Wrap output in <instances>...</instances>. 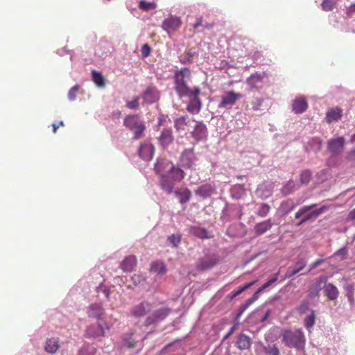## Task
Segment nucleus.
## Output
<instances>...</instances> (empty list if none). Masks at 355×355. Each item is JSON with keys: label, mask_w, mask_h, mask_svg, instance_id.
<instances>
[{"label": "nucleus", "mask_w": 355, "mask_h": 355, "mask_svg": "<svg viewBox=\"0 0 355 355\" xmlns=\"http://www.w3.org/2000/svg\"><path fill=\"white\" fill-rule=\"evenodd\" d=\"M190 77L191 71L186 67L177 71L175 73V88L180 98L183 96L191 98L192 94H200V88L189 87L187 85V80H189Z\"/></svg>", "instance_id": "nucleus-1"}, {"label": "nucleus", "mask_w": 355, "mask_h": 355, "mask_svg": "<svg viewBox=\"0 0 355 355\" xmlns=\"http://www.w3.org/2000/svg\"><path fill=\"white\" fill-rule=\"evenodd\" d=\"M172 165L173 163L170 160L165 158H160L157 160L154 166L155 173L159 175V182L162 189L168 194L173 192L175 185L166 175Z\"/></svg>", "instance_id": "nucleus-2"}, {"label": "nucleus", "mask_w": 355, "mask_h": 355, "mask_svg": "<svg viewBox=\"0 0 355 355\" xmlns=\"http://www.w3.org/2000/svg\"><path fill=\"white\" fill-rule=\"evenodd\" d=\"M282 342L286 347L295 349H303L305 345V336L301 329L294 331L291 329H284L280 334Z\"/></svg>", "instance_id": "nucleus-3"}, {"label": "nucleus", "mask_w": 355, "mask_h": 355, "mask_svg": "<svg viewBox=\"0 0 355 355\" xmlns=\"http://www.w3.org/2000/svg\"><path fill=\"white\" fill-rule=\"evenodd\" d=\"M324 289V295L329 300H335L339 295L338 289L332 284H326L324 278L317 279L313 286V290L310 292V296L314 297L318 295L319 292Z\"/></svg>", "instance_id": "nucleus-4"}, {"label": "nucleus", "mask_w": 355, "mask_h": 355, "mask_svg": "<svg viewBox=\"0 0 355 355\" xmlns=\"http://www.w3.org/2000/svg\"><path fill=\"white\" fill-rule=\"evenodd\" d=\"M123 125L128 129L134 131L135 139H139L144 137L146 125L138 115L131 114L127 116L124 119Z\"/></svg>", "instance_id": "nucleus-5"}, {"label": "nucleus", "mask_w": 355, "mask_h": 355, "mask_svg": "<svg viewBox=\"0 0 355 355\" xmlns=\"http://www.w3.org/2000/svg\"><path fill=\"white\" fill-rule=\"evenodd\" d=\"M278 279V274H276L275 277L270 279L267 282L263 284L257 291L252 295V296L249 298L244 304H243L240 307V311H245L251 304H252L254 302H256L259 299V295L263 290L269 287L273 283H275Z\"/></svg>", "instance_id": "nucleus-6"}, {"label": "nucleus", "mask_w": 355, "mask_h": 355, "mask_svg": "<svg viewBox=\"0 0 355 355\" xmlns=\"http://www.w3.org/2000/svg\"><path fill=\"white\" fill-rule=\"evenodd\" d=\"M278 279V274H276L275 277L270 279L267 282L263 284L257 291L252 295V296L249 298L244 304H243L240 307V311H245L251 304H252L254 302H256L259 299V295L263 290L269 287L273 283H275Z\"/></svg>", "instance_id": "nucleus-7"}, {"label": "nucleus", "mask_w": 355, "mask_h": 355, "mask_svg": "<svg viewBox=\"0 0 355 355\" xmlns=\"http://www.w3.org/2000/svg\"><path fill=\"white\" fill-rule=\"evenodd\" d=\"M218 262L216 254H208L200 259L196 265L198 270H207L212 268Z\"/></svg>", "instance_id": "nucleus-8"}, {"label": "nucleus", "mask_w": 355, "mask_h": 355, "mask_svg": "<svg viewBox=\"0 0 355 355\" xmlns=\"http://www.w3.org/2000/svg\"><path fill=\"white\" fill-rule=\"evenodd\" d=\"M138 153L142 159L145 161H150L154 156L155 147L149 141H144L141 144Z\"/></svg>", "instance_id": "nucleus-9"}, {"label": "nucleus", "mask_w": 355, "mask_h": 355, "mask_svg": "<svg viewBox=\"0 0 355 355\" xmlns=\"http://www.w3.org/2000/svg\"><path fill=\"white\" fill-rule=\"evenodd\" d=\"M181 25L182 21L180 17L176 16H170L163 21L162 27L168 33H170L171 31L178 30Z\"/></svg>", "instance_id": "nucleus-10"}, {"label": "nucleus", "mask_w": 355, "mask_h": 355, "mask_svg": "<svg viewBox=\"0 0 355 355\" xmlns=\"http://www.w3.org/2000/svg\"><path fill=\"white\" fill-rule=\"evenodd\" d=\"M105 329H108L107 324L103 322L101 319H98L97 324H92L87 329V334L89 337L97 338L104 336Z\"/></svg>", "instance_id": "nucleus-11"}, {"label": "nucleus", "mask_w": 355, "mask_h": 355, "mask_svg": "<svg viewBox=\"0 0 355 355\" xmlns=\"http://www.w3.org/2000/svg\"><path fill=\"white\" fill-rule=\"evenodd\" d=\"M196 157L193 148L185 149L181 154L180 162L184 167L193 168Z\"/></svg>", "instance_id": "nucleus-12"}, {"label": "nucleus", "mask_w": 355, "mask_h": 355, "mask_svg": "<svg viewBox=\"0 0 355 355\" xmlns=\"http://www.w3.org/2000/svg\"><path fill=\"white\" fill-rule=\"evenodd\" d=\"M345 139L340 137L336 139H332L328 142V150L334 155L340 154L344 148Z\"/></svg>", "instance_id": "nucleus-13"}, {"label": "nucleus", "mask_w": 355, "mask_h": 355, "mask_svg": "<svg viewBox=\"0 0 355 355\" xmlns=\"http://www.w3.org/2000/svg\"><path fill=\"white\" fill-rule=\"evenodd\" d=\"M240 97L241 95L239 94L235 93L233 91L227 92L222 95L219 107H225L227 105H232Z\"/></svg>", "instance_id": "nucleus-14"}, {"label": "nucleus", "mask_w": 355, "mask_h": 355, "mask_svg": "<svg viewBox=\"0 0 355 355\" xmlns=\"http://www.w3.org/2000/svg\"><path fill=\"white\" fill-rule=\"evenodd\" d=\"M191 135L196 141L206 139L207 137V128L206 125L202 122H198L191 132Z\"/></svg>", "instance_id": "nucleus-15"}, {"label": "nucleus", "mask_w": 355, "mask_h": 355, "mask_svg": "<svg viewBox=\"0 0 355 355\" xmlns=\"http://www.w3.org/2000/svg\"><path fill=\"white\" fill-rule=\"evenodd\" d=\"M252 345V339L250 336L245 334H240L236 337L235 345L240 350H247L250 349Z\"/></svg>", "instance_id": "nucleus-16"}, {"label": "nucleus", "mask_w": 355, "mask_h": 355, "mask_svg": "<svg viewBox=\"0 0 355 355\" xmlns=\"http://www.w3.org/2000/svg\"><path fill=\"white\" fill-rule=\"evenodd\" d=\"M168 178L174 184L175 182H181L185 176L184 171L180 168L178 166H175L173 164L168 173Z\"/></svg>", "instance_id": "nucleus-17"}, {"label": "nucleus", "mask_w": 355, "mask_h": 355, "mask_svg": "<svg viewBox=\"0 0 355 355\" xmlns=\"http://www.w3.org/2000/svg\"><path fill=\"white\" fill-rule=\"evenodd\" d=\"M307 108L308 103L304 96L296 98L293 101L292 109L295 114H302L304 112Z\"/></svg>", "instance_id": "nucleus-18"}, {"label": "nucleus", "mask_w": 355, "mask_h": 355, "mask_svg": "<svg viewBox=\"0 0 355 355\" xmlns=\"http://www.w3.org/2000/svg\"><path fill=\"white\" fill-rule=\"evenodd\" d=\"M198 95L192 94L191 99L187 105V110L191 114H198L200 111L202 103Z\"/></svg>", "instance_id": "nucleus-19"}, {"label": "nucleus", "mask_w": 355, "mask_h": 355, "mask_svg": "<svg viewBox=\"0 0 355 355\" xmlns=\"http://www.w3.org/2000/svg\"><path fill=\"white\" fill-rule=\"evenodd\" d=\"M142 97L145 103L151 104L159 99V95L155 88L148 87L143 93Z\"/></svg>", "instance_id": "nucleus-20"}, {"label": "nucleus", "mask_w": 355, "mask_h": 355, "mask_svg": "<svg viewBox=\"0 0 355 355\" xmlns=\"http://www.w3.org/2000/svg\"><path fill=\"white\" fill-rule=\"evenodd\" d=\"M137 257L129 255L122 261L120 267L124 272H131L137 266Z\"/></svg>", "instance_id": "nucleus-21"}, {"label": "nucleus", "mask_w": 355, "mask_h": 355, "mask_svg": "<svg viewBox=\"0 0 355 355\" xmlns=\"http://www.w3.org/2000/svg\"><path fill=\"white\" fill-rule=\"evenodd\" d=\"M343 116V110L339 107H334L329 109L327 113L325 119L327 123H331L334 121H338Z\"/></svg>", "instance_id": "nucleus-22"}, {"label": "nucleus", "mask_w": 355, "mask_h": 355, "mask_svg": "<svg viewBox=\"0 0 355 355\" xmlns=\"http://www.w3.org/2000/svg\"><path fill=\"white\" fill-rule=\"evenodd\" d=\"M159 141L163 147H167L173 141L172 130L171 128L164 129L159 137Z\"/></svg>", "instance_id": "nucleus-23"}, {"label": "nucleus", "mask_w": 355, "mask_h": 355, "mask_svg": "<svg viewBox=\"0 0 355 355\" xmlns=\"http://www.w3.org/2000/svg\"><path fill=\"white\" fill-rule=\"evenodd\" d=\"M327 209V207L322 206L320 208L313 210L309 214H306L301 220L297 224V226H300L306 222L311 220L312 218H315L323 212H324Z\"/></svg>", "instance_id": "nucleus-24"}, {"label": "nucleus", "mask_w": 355, "mask_h": 355, "mask_svg": "<svg viewBox=\"0 0 355 355\" xmlns=\"http://www.w3.org/2000/svg\"><path fill=\"white\" fill-rule=\"evenodd\" d=\"M272 225L273 223H272L271 219L269 218L266 220L257 223L254 226V230L257 235H261L270 230Z\"/></svg>", "instance_id": "nucleus-25"}, {"label": "nucleus", "mask_w": 355, "mask_h": 355, "mask_svg": "<svg viewBox=\"0 0 355 355\" xmlns=\"http://www.w3.org/2000/svg\"><path fill=\"white\" fill-rule=\"evenodd\" d=\"M59 340L58 338H51L46 340L44 349L47 353L55 354L58 352L59 347Z\"/></svg>", "instance_id": "nucleus-26"}, {"label": "nucleus", "mask_w": 355, "mask_h": 355, "mask_svg": "<svg viewBox=\"0 0 355 355\" xmlns=\"http://www.w3.org/2000/svg\"><path fill=\"white\" fill-rule=\"evenodd\" d=\"M175 195L178 198L181 204L188 202L191 197V192L187 188H182L175 191Z\"/></svg>", "instance_id": "nucleus-27"}, {"label": "nucleus", "mask_w": 355, "mask_h": 355, "mask_svg": "<svg viewBox=\"0 0 355 355\" xmlns=\"http://www.w3.org/2000/svg\"><path fill=\"white\" fill-rule=\"evenodd\" d=\"M150 272L164 275L166 272V267L164 262L160 261H153L150 265Z\"/></svg>", "instance_id": "nucleus-28"}, {"label": "nucleus", "mask_w": 355, "mask_h": 355, "mask_svg": "<svg viewBox=\"0 0 355 355\" xmlns=\"http://www.w3.org/2000/svg\"><path fill=\"white\" fill-rule=\"evenodd\" d=\"M214 191V188L209 184L200 186L196 191V194L202 197L210 196Z\"/></svg>", "instance_id": "nucleus-29"}, {"label": "nucleus", "mask_w": 355, "mask_h": 355, "mask_svg": "<svg viewBox=\"0 0 355 355\" xmlns=\"http://www.w3.org/2000/svg\"><path fill=\"white\" fill-rule=\"evenodd\" d=\"M189 234L200 239L209 238L207 230L200 227H191Z\"/></svg>", "instance_id": "nucleus-30"}, {"label": "nucleus", "mask_w": 355, "mask_h": 355, "mask_svg": "<svg viewBox=\"0 0 355 355\" xmlns=\"http://www.w3.org/2000/svg\"><path fill=\"white\" fill-rule=\"evenodd\" d=\"M258 282L257 279L256 280H254L248 284H246L245 285H244L242 287H240L237 290H234L229 295H228V297L230 298V300H233L234 298H235L236 296L239 295L240 294H241L243 292H244L245 291H246L247 289L250 288V287H252L253 285H254L257 282Z\"/></svg>", "instance_id": "nucleus-31"}, {"label": "nucleus", "mask_w": 355, "mask_h": 355, "mask_svg": "<svg viewBox=\"0 0 355 355\" xmlns=\"http://www.w3.org/2000/svg\"><path fill=\"white\" fill-rule=\"evenodd\" d=\"M297 265H300V268H295L293 269L289 268L286 273L285 274L284 279L291 278L297 273H298L300 271H301L306 266V262L303 260H301L297 262Z\"/></svg>", "instance_id": "nucleus-32"}, {"label": "nucleus", "mask_w": 355, "mask_h": 355, "mask_svg": "<svg viewBox=\"0 0 355 355\" xmlns=\"http://www.w3.org/2000/svg\"><path fill=\"white\" fill-rule=\"evenodd\" d=\"M297 265H300V268H295L293 269L289 268L286 273L285 274L284 279L291 278L297 273H298L300 271H301L306 266V262L303 260H301L297 262Z\"/></svg>", "instance_id": "nucleus-33"}, {"label": "nucleus", "mask_w": 355, "mask_h": 355, "mask_svg": "<svg viewBox=\"0 0 355 355\" xmlns=\"http://www.w3.org/2000/svg\"><path fill=\"white\" fill-rule=\"evenodd\" d=\"M92 80L99 87H104L105 85V79L100 72L92 71Z\"/></svg>", "instance_id": "nucleus-34"}, {"label": "nucleus", "mask_w": 355, "mask_h": 355, "mask_svg": "<svg viewBox=\"0 0 355 355\" xmlns=\"http://www.w3.org/2000/svg\"><path fill=\"white\" fill-rule=\"evenodd\" d=\"M263 76L258 73H254L248 79V84L252 87H256L258 83H261Z\"/></svg>", "instance_id": "nucleus-35"}, {"label": "nucleus", "mask_w": 355, "mask_h": 355, "mask_svg": "<svg viewBox=\"0 0 355 355\" xmlns=\"http://www.w3.org/2000/svg\"><path fill=\"white\" fill-rule=\"evenodd\" d=\"M157 5L154 2H148L144 0H141L139 3V8L144 11H149L155 9Z\"/></svg>", "instance_id": "nucleus-36"}, {"label": "nucleus", "mask_w": 355, "mask_h": 355, "mask_svg": "<svg viewBox=\"0 0 355 355\" xmlns=\"http://www.w3.org/2000/svg\"><path fill=\"white\" fill-rule=\"evenodd\" d=\"M96 349L93 345H85L80 349L78 355H95Z\"/></svg>", "instance_id": "nucleus-37"}, {"label": "nucleus", "mask_w": 355, "mask_h": 355, "mask_svg": "<svg viewBox=\"0 0 355 355\" xmlns=\"http://www.w3.org/2000/svg\"><path fill=\"white\" fill-rule=\"evenodd\" d=\"M297 187H295L293 181H288V183L282 188V191L284 196L289 195L295 191Z\"/></svg>", "instance_id": "nucleus-38"}, {"label": "nucleus", "mask_w": 355, "mask_h": 355, "mask_svg": "<svg viewBox=\"0 0 355 355\" xmlns=\"http://www.w3.org/2000/svg\"><path fill=\"white\" fill-rule=\"evenodd\" d=\"M316 206V204H312L311 205H306L302 207L296 213L295 215V218L296 219L300 218L301 216L304 215L305 214L308 213L310 210H311L313 207Z\"/></svg>", "instance_id": "nucleus-39"}, {"label": "nucleus", "mask_w": 355, "mask_h": 355, "mask_svg": "<svg viewBox=\"0 0 355 355\" xmlns=\"http://www.w3.org/2000/svg\"><path fill=\"white\" fill-rule=\"evenodd\" d=\"M336 1L334 0H323L321 3L322 9L324 11H331L336 6Z\"/></svg>", "instance_id": "nucleus-40"}, {"label": "nucleus", "mask_w": 355, "mask_h": 355, "mask_svg": "<svg viewBox=\"0 0 355 355\" xmlns=\"http://www.w3.org/2000/svg\"><path fill=\"white\" fill-rule=\"evenodd\" d=\"M311 150L318 152L321 148L322 142L318 138H313L309 143Z\"/></svg>", "instance_id": "nucleus-41"}, {"label": "nucleus", "mask_w": 355, "mask_h": 355, "mask_svg": "<svg viewBox=\"0 0 355 355\" xmlns=\"http://www.w3.org/2000/svg\"><path fill=\"white\" fill-rule=\"evenodd\" d=\"M270 210V207L268 205V204H266V203H262L258 211H257V214L260 216V217H266L268 214L269 213Z\"/></svg>", "instance_id": "nucleus-42"}, {"label": "nucleus", "mask_w": 355, "mask_h": 355, "mask_svg": "<svg viewBox=\"0 0 355 355\" xmlns=\"http://www.w3.org/2000/svg\"><path fill=\"white\" fill-rule=\"evenodd\" d=\"M295 204L290 200L284 201L281 204V208L284 209V214H289L295 207Z\"/></svg>", "instance_id": "nucleus-43"}, {"label": "nucleus", "mask_w": 355, "mask_h": 355, "mask_svg": "<svg viewBox=\"0 0 355 355\" xmlns=\"http://www.w3.org/2000/svg\"><path fill=\"white\" fill-rule=\"evenodd\" d=\"M315 320V316H314L313 313L306 317L304 319V326L307 330L310 331V329L314 325V321Z\"/></svg>", "instance_id": "nucleus-44"}, {"label": "nucleus", "mask_w": 355, "mask_h": 355, "mask_svg": "<svg viewBox=\"0 0 355 355\" xmlns=\"http://www.w3.org/2000/svg\"><path fill=\"white\" fill-rule=\"evenodd\" d=\"M266 355H279V350L276 345H268L264 348Z\"/></svg>", "instance_id": "nucleus-45"}, {"label": "nucleus", "mask_w": 355, "mask_h": 355, "mask_svg": "<svg viewBox=\"0 0 355 355\" xmlns=\"http://www.w3.org/2000/svg\"><path fill=\"white\" fill-rule=\"evenodd\" d=\"M311 173L309 170L304 171L300 175L302 184H307L311 180Z\"/></svg>", "instance_id": "nucleus-46"}, {"label": "nucleus", "mask_w": 355, "mask_h": 355, "mask_svg": "<svg viewBox=\"0 0 355 355\" xmlns=\"http://www.w3.org/2000/svg\"><path fill=\"white\" fill-rule=\"evenodd\" d=\"M167 240L173 247H177L180 242L181 236L179 234H173L168 236Z\"/></svg>", "instance_id": "nucleus-47"}, {"label": "nucleus", "mask_w": 355, "mask_h": 355, "mask_svg": "<svg viewBox=\"0 0 355 355\" xmlns=\"http://www.w3.org/2000/svg\"><path fill=\"white\" fill-rule=\"evenodd\" d=\"M188 119H189L188 116H183L176 119L175 121V125L176 128L178 130L180 129L181 126L183 124H187Z\"/></svg>", "instance_id": "nucleus-48"}, {"label": "nucleus", "mask_w": 355, "mask_h": 355, "mask_svg": "<svg viewBox=\"0 0 355 355\" xmlns=\"http://www.w3.org/2000/svg\"><path fill=\"white\" fill-rule=\"evenodd\" d=\"M80 89V86L76 85L72 87L68 93V98L70 101H74L76 98V94Z\"/></svg>", "instance_id": "nucleus-49"}, {"label": "nucleus", "mask_w": 355, "mask_h": 355, "mask_svg": "<svg viewBox=\"0 0 355 355\" xmlns=\"http://www.w3.org/2000/svg\"><path fill=\"white\" fill-rule=\"evenodd\" d=\"M139 97H135L132 101L126 103V107L130 110L137 109L139 106Z\"/></svg>", "instance_id": "nucleus-50"}, {"label": "nucleus", "mask_w": 355, "mask_h": 355, "mask_svg": "<svg viewBox=\"0 0 355 355\" xmlns=\"http://www.w3.org/2000/svg\"><path fill=\"white\" fill-rule=\"evenodd\" d=\"M346 17L347 18H352L355 15V3H352L346 8Z\"/></svg>", "instance_id": "nucleus-51"}, {"label": "nucleus", "mask_w": 355, "mask_h": 355, "mask_svg": "<svg viewBox=\"0 0 355 355\" xmlns=\"http://www.w3.org/2000/svg\"><path fill=\"white\" fill-rule=\"evenodd\" d=\"M141 52L143 58H147L150 54L151 47L148 44H145L142 46Z\"/></svg>", "instance_id": "nucleus-52"}, {"label": "nucleus", "mask_w": 355, "mask_h": 355, "mask_svg": "<svg viewBox=\"0 0 355 355\" xmlns=\"http://www.w3.org/2000/svg\"><path fill=\"white\" fill-rule=\"evenodd\" d=\"M263 103V99L256 98L252 103V110L254 111L259 110Z\"/></svg>", "instance_id": "nucleus-53"}, {"label": "nucleus", "mask_w": 355, "mask_h": 355, "mask_svg": "<svg viewBox=\"0 0 355 355\" xmlns=\"http://www.w3.org/2000/svg\"><path fill=\"white\" fill-rule=\"evenodd\" d=\"M152 306L149 303L147 302H143L139 305L137 311H146L150 310Z\"/></svg>", "instance_id": "nucleus-54"}, {"label": "nucleus", "mask_w": 355, "mask_h": 355, "mask_svg": "<svg viewBox=\"0 0 355 355\" xmlns=\"http://www.w3.org/2000/svg\"><path fill=\"white\" fill-rule=\"evenodd\" d=\"M202 26V17H198L196 19V22L192 24L193 28L196 29L198 27Z\"/></svg>", "instance_id": "nucleus-55"}, {"label": "nucleus", "mask_w": 355, "mask_h": 355, "mask_svg": "<svg viewBox=\"0 0 355 355\" xmlns=\"http://www.w3.org/2000/svg\"><path fill=\"white\" fill-rule=\"evenodd\" d=\"M337 255L338 256H340L342 257H344L346 256V254H347V250L346 248H340L339 249L336 253Z\"/></svg>", "instance_id": "nucleus-56"}, {"label": "nucleus", "mask_w": 355, "mask_h": 355, "mask_svg": "<svg viewBox=\"0 0 355 355\" xmlns=\"http://www.w3.org/2000/svg\"><path fill=\"white\" fill-rule=\"evenodd\" d=\"M236 328H237V324L236 323V324H233V326L231 327V329H230L228 334H226V336H225V338H229V336H231L233 334V332H234L236 331Z\"/></svg>", "instance_id": "nucleus-57"}, {"label": "nucleus", "mask_w": 355, "mask_h": 355, "mask_svg": "<svg viewBox=\"0 0 355 355\" xmlns=\"http://www.w3.org/2000/svg\"><path fill=\"white\" fill-rule=\"evenodd\" d=\"M322 259H318L316 260L315 261H314L311 266V268L309 270V271L315 268H316L317 266H318L319 265H320L322 263Z\"/></svg>", "instance_id": "nucleus-58"}, {"label": "nucleus", "mask_w": 355, "mask_h": 355, "mask_svg": "<svg viewBox=\"0 0 355 355\" xmlns=\"http://www.w3.org/2000/svg\"><path fill=\"white\" fill-rule=\"evenodd\" d=\"M132 280L135 284H140L141 281V277L138 275H135L132 277Z\"/></svg>", "instance_id": "nucleus-59"}, {"label": "nucleus", "mask_w": 355, "mask_h": 355, "mask_svg": "<svg viewBox=\"0 0 355 355\" xmlns=\"http://www.w3.org/2000/svg\"><path fill=\"white\" fill-rule=\"evenodd\" d=\"M309 302H304V303L302 304L300 311H306V309H309Z\"/></svg>", "instance_id": "nucleus-60"}, {"label": "nucleus", "mask_w": 355, "mask_h": 355, "mask_svg": "<svg viewBox=\"0 0 355 355\" xmlns=\"http://www.w3.org/2000/svg\"><path fill=\"white\" fill-rule=\"evenodd\" d=\"M126 346L129 348H133L135 347V342L132 340L126 341Z\"/></svg>", "instance_id": "nucleus-61"}, {"label": "nucleus", "mask_w": 355, "mask_h": 355, "mask_svg": "<svg viewBox=\"0 0 355 355\" xmlns=\"http://www.w3.org/2000/svg\"><path fill=\"white\" fill-rule=\"evenodd\" d=\"M354 156H355V149L352 150L348 155V159H354Z\"/></svg>", "instance_id": "nucleus-62"}, {"label": "nucleus", "mask_w": 355, "mask_h": 355, "mask_svg": "<svg viewBox=\"0 0 355 355\" xmlns=\"http://www.w3.org/2000/svg\"><path fill=\"white\" fill-rule=\"evenodd\" d=\"M347 295V297H348V300L349 301V302H350L351 304H352V303H353V302H354V299H353V295H352V293H348Z\"/></svg>", "instance_id": "nucleus-63"}, {"label": "nucleus", "mask_w": 355, "mask_h": 355, "mask_svg": "<svg viewBox=\"0 0 355 355\" xmlns=\"http://www.w3.org/2000/svg\"><path fill=\"white\" fill-rule=\"evenodd\" d=\"M204 26L207 29H211L214 27V24H206L204 25Z\"/></svg>", "instance_id": "nucleus-64"}]
</instances>
